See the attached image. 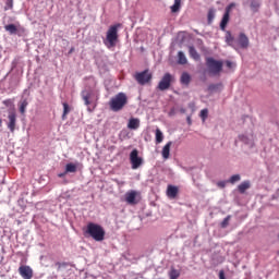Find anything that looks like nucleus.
Returning a JSON list of instances; mask_svg holds the SVG:
<instances>
[{"instance_id":"1","label":"nucleus","mask_w":279,"mask_h":279,"mask_svg":"<svg viewBox=\"0 0 279 279\" xmlns=\"http://www.w3.org/2000/svg\"><path fill=\"white\" fill-rule=\"evenodd\" d=\"M84 236H90L94 241L101 242L106 239V230L100 225L89 222L84 229Z\"/></svg>"},{"instance_id":"2","label":"nucleus","mask_w":279,"mask_h":279,"mask_svg":"<svg viewBox=\"0 0 279 279\" xmlns=\"http://www.w3.org/2000/svg\"><path fill=\"white\" fill-rule=\"evenodd\" d=\"M109 106L113 112H119L128 106V95L125 93H118L109 101Z\"/></svg>"},{"instance_id":"3","label":"nucleus","mask_w":279,"mask_h":279,"mask_svg":"<svg viewBox=\"0 0 279 279\" xmlns=\"http://www.w3.org/2000/svg\"><path fill=\"white\" fill-rule=\"evenodd\" d=\"M119 27H121V24L118 23L116 25H111L107 31L105 45L109 49L112 47H117V41L119 40Z\"/></svg>"},{"instance_id":"4","label":"nucleus","mask_w":279,"mask_h":279,"mask_svg":"<svg viewBox=\"0 0 279 279\" xmlns=\"http://www.w3.org/2000/svg\"><path fill=\"white\" fill-rule=\"evenodd\" d=\"M206 65L210 75H219L223 71V61L215 60L213 57L206 59Z\"/></svg>"},{"instance_id":"5","label":"nucleus","mask_w":279,"mask_h":279,"mask_svg":"<svg viewBox=\"0 0 279 279\" xmlns=\"http://www.w3.org/2000/svg\"><path fill=\"white\" fill-rule=\"evenodd\" d=\"M134 77L137 84L145 86V84H149V82H151L153 74L149 70H144L143 72L135 73Z\"/></svg>"},{"instance_id":"6","label":"nucleus","mask_w":279,"mask_h":279,"mask_svg":"<svg viewBox=\"0 0 279 279\" xmlns=\"http://www.w3.org/2000/svg\"><path fill=\"white\" fill-rule=\"evenodd\" d=\"M173 75L171 73H166L162 78L160 80L157 88L159 90H169L171 88V83L173 82Z\"/></svg>"},{"instance_id":"7","label":"nucleus","mask_w":279,"mask_h":279,"mask_svg":"<svg viewBox=\"0 0 279 279\" xmlns=\"http://www.w3.org/2000/svg\"><path fill=\"white\" fill-rule=\"evenodd\" d=\"M132 169H138L143 165V159L138 157V149H133L130 154Z\"/></svg>"},{"instance_id":"8","label":"nucleus","mask_w":279,"mask_h":279,"mask_svg":"<svg viewBox=\"0 0 279 279\" xmlns=\"http://www.w3.org/2000/svg\"><path fill=\"white\" fill-rule=\"evenodd\" d=\"M19 274L23 279H33L34 278V270L32 267L27 265H22L19 267Z\"/></svg>"},{"instance_id":"9","label":"nucleus","mask_w":279,"mask_h":279,"mask_svg":"<svg viewBox=\"0 0 279 279\" xmlns=\"http://www.w3.org/2000/svg\"><path fill=\"white\" fill-rule=\"evenodd\" d=\"M8 119V129L13 133L16 130V110L14 108L9 111Z\"/></svg>"},{"instance_id":"10","label":"nucleus","mask_w":279,"mask_h":279,"mask_svg":"<svg viewBox=\"0 0 279 279\" xmlns=\"http://www.w3.org/2000/svg\"><path fill=\"white\" fill-rule=\"evenodd\" d=\"M236 43H238V47H240V49H247V47H250V38H247L245 33H241L239 35Z\"/></svg>"},{"instance_id":"11","label":"nucleus","mask_w":279,"mask_h":279,"mask_svg":"<svg viewBox=\"0 0 279 279\" xmlns=\"http://www.w3.org/2000/svg\"><path fill=\"white\" fill-rule=\"evenodd\" d=\"M136 197H138V192L129 191L125 194V202H128L131 206H135V204H138V201L136 199Z\"/></svg>"},{"instance_id":"12","label":"nucleus","mask_w":279,"mask_h":279,"mask_svg":"<svg viewBox=\"0 0 279 279\" xmlns=\"http://www.w3.org/2000/svg\"><path fill=\"white\" fill-rule=\"evenodd\" d=\"M178 193H179L178 186H175V185H168V187H167V196L170 199H175L178 197Z\"/></svg>"},{"instance_id":"13","label":"nucleus","mask_w":279,"mask_h":279,"mask_svg":"<svg viewBox=\"0 0 279 279\" xmlns=\"http://www.w3.org/2000/svg\"><path fill=\"white\" fill-rule=\"evenodd\" d=\"M171 145H173V143H172V142H168V143L163 146V148H162V150H161V156H162V158H163L165 160H169V156H170V154H171Z\"/></svg>"},{"instance_id":"14","label":"nucleus","mask_w":279,"mask_h":279,"mask_svg":"<svg viewBox=\"0 0 279 279\" xmlns=\"http://www.w3.org/2000/svg\"><path fill=\"white\" fill-rule=\"evenodd\" d=\"M128 128L129 130H138V128H141V120H138V118H131Z\"/></svg>"},{"instance_id":"15","label":"nucleus","mask_w":279,"mask_h":279,"mask_svg":"<svg viewBox=\"0 0 279 279\" xmlns=\"http://www.w3.org/2000/svg\"><path fill=\"white\" fill-rule=\"evenodd\" d=\"M228 23H230V13L225 12L222 20L220 22V29L226 32V27H228Z\"/></svg>"},{"instance_id":"16","label":"nucleus","mask_w":279,"mask_h":279,"mask_svg":"<svg viewBox=\"0 0 279 279\" xmlns=\"http://www.w3.org/2000/svg\"><path fill=\"white\" fill-rule=\"evenodd\" d=\"M90 97H93L92 90H83L82 92V98L85 102V106H90Z\"/></svg>"},{"instance_id":"17","label":"nucleus","mask_w":279,"mask_h":279,"mask_svg":"<svg viewBox=\"0 0 279 279\" xmlns=\"http://www.w3.org/2000/svg\"><path fill=\"white\" fill-rule=\"evenodd\" d=\"M189 53H190V57L193 59V60H199V52H197V50L195 49V47L193 46H189Z\"/></svg>"},{"instance_id":"18","label":"nucleus","mask_w":279,"mask_h":279,"mask_svg":"<svg viewBox=\"0 0 279 279\" xmlns=\"http://www.w3.org/2000/svg\"><path fill=\"white\" fill-rule=\"evenodd\" d=\"M77 172V166L73 162H70L65 166V173H76Z\"/></svg>"},{"instance_id":"19","label":"nucleus","mask_w":279,"mask_h":279,"mask_svg":"<svg viewBox=\"0 0 279 279\" xmlns=\"http://www.w3.org/2000/svg\"><path fill=\"white\" fill-rule=\"evenodd\" d=\"M189 60L186 59V54L184 52L179 51L178 52V64H186Z\"/></svg>"},{"instance_id":"20","label":"nucleus","mask_w":279,"mask_h":279,"mask_svg":"<svg viewBox=\"0 0 279 279\" xmlns=\"http://www.w3.org/2000/svg\"><path fill=\"white\" fill-rule=\"evenodd\" d=\"M247 189H250V181H243L239 186H238V191L239 193H245V191H247Z\"/></svg>"},{"instance_id":"21","label":"nucleus","mask_w":279,"mask_h":279,"mask_svg":"<svg viewBox=\"0 0 279 279\" xmlns=\"http://www.w3.org/2000/svg\"><path fill=\"white\" fill-rule=\"evenodd\" d=\"M181 84H185V86L191 84V75L189 73L185 72L181 75Z\"/></svg>"},{"instance_id":"22","label":"nucleus","mask_w":279,"mask_h":279,"mask_svg":"<svg viewBox=\"0 0 279 279\" xmlns=\"http://www.w3.org/2000/svg\"><path fill=\"white\" fill-rule=\"evenodd\" d=\"M169 278L170 279H178L180 278V270L175 269L174 267H171L169 271Z\"/></svg>"},{"instance_id":"23","label":"nucleus","mask_w":279,"mask_h":279,"mask_svg":"<svg viewBox=\"0 0 279 279\" xmlns=\"http://www.w3.org/2000/svg\"><path fill=\"white\" fill-rule=\"evenodd\" d=\"M27 106H29V102L27 99L21 100L20 101V112L21 114H25V110L27 109Z\"/></svg>"},{"instance_id":"24","label":"nucleus","mask_w":279,"mask_h":279,"mask_svg":"<svg viewBox=\"0 0 279 279\" xmlns=\"http://www.w3.org/2000/svg\"><path fill=\"white\" fill-rule=\"evenodd\" d=\"M182 5V0H174V4L171 7V12H180V8Z\"/></svg>"},{"instance_id":"25","label":"nucleus","mask_w":279,"mask_h":279,"mask_svg":"<svg viewBox=\"0 0 279 279\" xmlns=\"http://www.w3.org/2000/svg\"><path fill=\"white\" fill-rule=\"evenodd\" d=\"M162 141H165V135H162V131H160V129L156 130V143L157 145L162 143Z\"/></svg>"},{"instance_id":"26","label":"nucleus","mask_w":279,"mask_h":279,"mask_svg":"<svg viewBox=\"0 0 279 279\" xmlns=\"http://www.w3.org/2000/svg\"><path fill=\"white\" fill-rule=\"evenodd\" d=\"M5 31L9 32V34H16V32H19V29L16 28V25L14 24H9L4 26Z\"/></svg>"},{"instance_id":"27","label":"nucleus","mask_w":279,"mask_h":279,"mask_svg":"<svg viewBox=\"0 0 279 279\" xmlns=\"http://www.w3.org/2000/svg\"><path fill=\"white\" fill-rule=\"evenodd\" d=\"M63 114H62V119L63 121L66 119V114H69V112H71V107H69V104L63 102Z\"/></svg>"},{"instance_id":"28","label":"nucleus","mask_w":279,"mask_h":279,"mask_svg":"<svg viewBox=\"0 0 279 279\" xmlns=\"http://www.w3.org/2000/svg\"><path fill=\"white\" fill-rule=\"evenodd\" d=\"M258 8H260V2L253 0L251 2V10H253L254 12H258Z\"/></svg>"},{"instance_id":"29","label":"nucleus","mask_w":279,"mask_h":279,"mask_svg":"<svg viewBox=\"0 0 279 279\" xmlns=\"http://www.w3.org/2000/svg\"><path fill=\"white\" fill-rule=\"evenodd\" d=\"M230 219H232V216H227L220 225L221 228H228V226H230Z\"/></svg>"},{"instance_id":"30","label":"nucleus","mask_w":279,"mask_h":279,"mask_svg":"<svg viewBox=\"0 0 279 279\" xmlns=\"http://www.w3.org/2000/svg\"><path fill=\"white\" fill-rule=\"evenodd\" d=\"M241 181V175L240 174H233L230 179L229 182L230 184H234L235 182Z\"/></svg>"},{"instance_id":"31","label":"nucleus","mask_w":279,"mask_h":279,"mask_svg":"<svg viewBox=\"0 0 279 279\" xmlns=\"http://www.w3.org/2000/svg\"><path fill=\"white\" fill-rule=\"evenodd\" d=\"M12 8H14V0H7L4 10H12Z\"/></svg>"},{"instance_id":"32","label":"nucleus","mask_w":279,"mask_h":279,"mask_svg":"<svg viewBox=\"0 0 279 279\" xmlns=\"http://www.w3.org/2000/svg\"><path fill=\"white\" fill-rule=\"evenodd\" d=\"M2 104L7 108H12V106H14V99H5V100L2 101Z\"/></svg>"},{"instance_id":"33","label":"nucleus","mask_w":279,"mask_h":279,"mask_svg":"<svg viewBox=\"0 0 279 279\" xmlns=\"http://www.w3.org/2000/svg\"><path fill=\"white\" fill-rule=\"evenodd\" d=\"M207 19L209 23H213V21L215 20V11L213 9L208 11Z\"/></svg>"},{"instance_id":"34","label":"nucleus","mask_w":279,"mask_h":279,"mask_svg":"<svg viewBox=\"0 0 279 279\" xmlns=\"http://www.w3.org/2000/svg\"><path fill=\"white\" fill-rule=\"evenodd\" d=\"M232 8H236V3L231 2L225 10V12H227V14H230L232 12Z\"/></svg>"},{"instance_id":"35","label":"nucleus","mask_w":279,"mask_h":279,"mask_svg":"<svg viewBox=\"0 0 279 279\" xmlns=\"http://www.w3.org/2000/svg\"><path fill=\"white\" fill-rule=\"evenodd\" d=\"M232 8H236V3L231 2L225 10V12H227V14H230L232 12Z\"/></svg>"},{"instance_id":"36","label":"nucleus","mask_w":279,"mask_h":279,"mask_svg":"<svg viewBox=\"0 0 279 279\" xmlns=\"http://www.w3.org/2000/svg\"><path fill=\"white\" fill-rule=\"evenodd\" d=\"M201 118L203 121H206V119H208V109H203L201 111Z\"/></svg>"},{"instance_id":"37","label":"nucleus","mask_w":279,"mask_h":279,"mask_svg":"<svg viewBox=\"0 0 279 279\" xmlns=\"http://www.w3.org/2000/svg\"><path fill=\"white\" fill-rule=\"evenodd\" d=\"M227 43H228V45H230L231 47H234L236 49V45H234V37L229 36L227 38Z\"/></svg>"},{"instance_id":"38","label":"nucleus","mask_w":279,"mask_h":279,"mask_svg":"<svg viewBox=\"0 0 279 279\" xmlns=\"http://www.w3.org/2000/svg\"><path fill=\"white\" fill-rule=\"evenodd\" d=\"M239 138L242 143H245V145H250V140L245 135H240Z\"/></svg>"},{"instance_id":"39","label":"nucleus","mask_w":279,"mask_h":279,"mask_svg":"<svg viewBox=\"0 0 279 279\" xmlns=\"http://www.w3.org/2000/svg\"><path fill=\"white\" fill-rule=\"evenodd\" d=\"M217 186H219V189H226V181H219Z\"/></svg>"},{"instance_id":"40","label":"nucleus","mask_w":279,"mask_h":279,"mask_svg":"<svg viewBox=\"0 0 279 279\" xmlns=\"http://www.w3.org/2000/svg\"><path fill=\"white\" fill-rule=\"evenodd\" d=\"M219 88V85L211 84L208 86V90H217Z\"/></svg>"},{"instance_id":"41","label":"nucleus","mask_w":279,"mask_h":279,"mask_svg":"<svg viewBox=\"0 0 279 279\" xmlns=\"http://www.w3.org/2000/svg\"><path fill=\"white\" fill-rule=\"evenodd\" d=\"M219 279H226V272L223 270L219 271Z\"/></svg>"},{"instance_id":"42","label":"nucleus","mask_w":279,"mask_h":279,"mask_svg":"<svg viewBox=\"0 0 279 279\" xmlns=\"http://www.w3.org/2000/svg\"><path fill=\"white\" fill-rule=\"evenodd\" d=\"M226 65L228 66V69H232V62L231 61H227Z\"/></svg>"},{"instance_id":"43","label":"nucleus","mask_w":279,"mask_h":279,"mask_svg":"<svg viewBox=\"0 0 279 279\" xmlns=\"http://www.w3.org/2000/svg\"><path fill=\"white\" fill-rule=\"evenodd\" d=\"M66 173H68V172L60 173L59 177H60V178H64Z\"/></svg>"},{"instance_id":"44","label":"nucleus","mask_w":279,"mask_h":279,"mask_svg":"<svg viewBox=\"0 0 279 279\" xmlns=\"http://www.w3.org/2000/svg\"><path fill=\"white\" fill-rule=\"evenodd\" d=\"M3 126V120H1V118H0V128H2Z\"/></svg>"},{"instance_id":"45","label":"nucleus","mask_w":279,"mask_h":279,"mask_svg":"<svg viewBox=\"0 0 279 279\" xmlns=\"http://www.w3.org/2000/svg\"><path fill=\"white\" fill-rule=\"evenodd\" d=\"M57 265H58L59 268L62 267V264H60V263H57Z\"/></svg>"},{"instance_id":"46","label":"nucleus","mask_w":279,"mask_h":279,"mask_svg":"<svg viewBox=\"0 0 279 279\" xmlns=\"http://www.w3.org/2000/svg\"><path fill=\"white\" fill-rule=\"evenodd\" d=\"M187 123H191V118H187Z\"/></svg>"}]
</instances>
